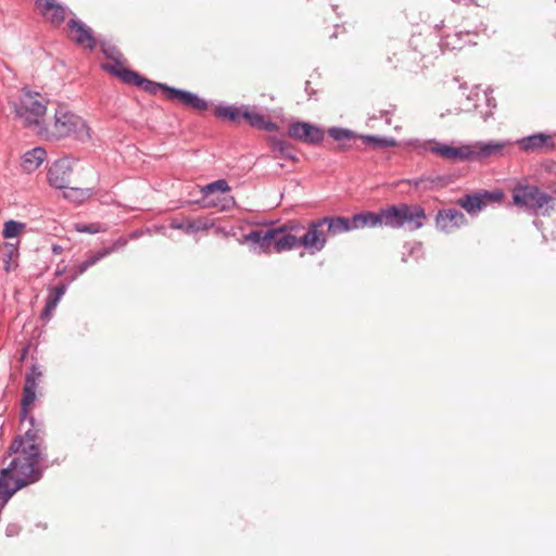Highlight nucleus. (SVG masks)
Here are the masks:
<instances>
[{"mask_svg": "<svg viewBox=\"0 0 556 556\" xmlns=\"http://www.w3.org/2000/svg\"><path fill=\"white\" fill-rule=\"evenodd\" d=\"M45 459L33 458L31 454H22L14 457L9 466L0 471V509L15 492L42 478L43 470L38 464Z\"/></svg>", "mask_w": 556, "mask_h": 556, "instance_id": "nucleus-1", "label": "nucleus"}, {"mask_svg": "<svg viewBox=\"0 0 556 556\" xmlns=\"http://www.w3.org/2000/svg\"><path fill=\"white\" fill-rule=\"evenodd\" d=\"M117 74L122 77L124 84L137 86L150 94H156L157 91L162 90L166 99L176 100L188 108L204 111L208 106L206 100L197 93L150 80L135 71L123 70Z\"/></svg>", "mask_w": 556, "mask_h": 556, "instance_id": "nucleus-2", "label": "nucleus"}, {"mask_svg": "<svg viewBox=\"0 0 556 556\" xmlns=\"http://www.w3.org/2000/svg\"><path fill=\"white\" fill-rule=\"evenodd\" d=\"M300 230L301 225L282 226L277 228L255 229L244 236L245 241L255 244L258 252H269L271 249L277 252L290 251L300 245L299 237L288 231Z\"/></svg>", "mask_w": 556, "mask_h": 556, "instance_id": "nucleus-3", "label": "nucleus"}, {"mask_svg": "<svg viewBox=\"0 0 556 556\" xmlns=\"http://www.w3.org/2000/svg\"><path fill=\"white\" fill-rule=\"evenodd\" d=\"M10 103L15 117L26 127L34 128L38 132L42 131L48 101L39 92L23 88L18 99Z\"/></svg>", "mask_w": 556, "mask_h": 556, "instance_id": "nucleus-4", "label": "nucleus"}, {"mask_svg": "<svg viewBox=\"0 0 556 556\" xmlns=\"http://www.w3.org/2000/svg\"><path fill=\"white\" fill-rule=\"evenodd\" d=\"M513 203L530 214L543 216L556 207V199L534 185H517L513 189Z\"/></svg>", "mask_w": 556, "mask_h": 556, "instance_id": "nucleus-5", "label": "nucleus"}, {"mask_svg": "<svg viewBox=\"0 0 556 556\" xmlns=\"http://www.w3.org/2000/svg\"><path fill=\"white\" fill-rule=\"evenodd\" d=\"M24 420H28L30 428L27 429L23 435H16L12 440L5 455L31 454L33 458H46L42 453V451L46 450V430L43 422L37 421L35 417L28 413Z\"/></svg>", "mask_w": 556, "mask_h": 556, "instance_id": "nucleus-6", "label": "nucleus"}, {"mask_svg": "<svg viewBox=\"0 0 556 556\" xmlns=\"http://www.w3.org/2000/svg\"><path fill=\"white\" fill-rule=\"evenodd\" d=\"M48 136L54 139L72 137L80 142H86L90 139V128L84 118L59 104Z\"/></svg>", "mask_w": 556, "mask_h": 556, "instance_id": "nucleus-7", "label": "nucleus"}, {"mask_svg": "<svg viewBox=\"0 0 556 556\" xmlns=\"http://www.w3.org/2000/svg\"><path fill=\"white\" fill-rule=\"evenodd\" d=\"M386 227L406 228L409 231L420 229L427 219L425 208L419 204L400 203L386 206Z\"/></svg>", "mask_w": 556, "mask_h": 556, "instance_id": "nucleus-8", "label": "nucleus"}, {"mask_svg": "<svg viewBox=\"0 0 556 556\" xmlns=\"http://www.w3.org/2000/svg\"><path fill=\"white\" fill-rule=\"evenodd\" d=\"M287 134L290 138L311 146H317L325 139V131L320 126L304 121L290 123Z\"/></svg>", "mask_w": 556, "mask_h": 556, "instance_id": "nucleus-9", "label": "nucleus"}, {"mask_svg": "<svg viewBox=\"0 0 556 556\" xmlns=\"http://www.w3.org/2000/svg\"><path fill=\"white\" fill-rule=\"evenodd\" d=\"M504 197L503 191H481L475 193H466L458 200V205L462 206L468 214L475 215L486 207L490 203L500 202Z\"/></svg>", "mask_w": 556, "mask_h": 556, "instance_id": "nucleus-10", "label": "nucleus"}, {"mask_svg": "<svg viewBox=\"0 0 556 556\" xmlns=\"http://www.w3.org/2000/svg\"><path fill=\"white\" fill-rule=\"evenodd\" d=\"M518 148L525 153H549L555 150L553 136L535 132L516 140Z\"/></svg>", "mask_w": 556, "mask_h": 556, "instance_id": "nucleus-11", "label": "nucleus"}, {"mask_svg": "<svg viewBox=\"0 0 556 556\" xmlns=\"http://www.w3.org/2000/svg\"><path fill=\"white\" fill-rule=\"evenodd\" d=\"M511 146L509 140L503 141H477L468 144L469 161H482L491 156H502L505 149Z\"/></svg>", "mask_w": 556, "mask_h": 556, "instance_id": "nucleus-12", "label": "nucleus"}, {"mask_svg": "<svg viewBox=\"0 0 556 556\" xmlns=\"http://www.w3.org/2000/svg\"><path fill=\"white\" fill-rule=\"evenodd\" d=\"M327 242V233L320 223V219L312 220L308 224L306 232L299 237L300 245L308 249L312 254L320 252Z\"/></svg>", "mask_w": 556, "mask_h": 556, "instance_id": "nucleus-13", "label": "nucleus"}, {"mask_svg": "<svg viewBox=\"0 0 556 556\" xmlns=\"http://www.w3.org/2000/svg\"><path fill=\"white\" fill-rule=\"evenodd\" d=\"M422 149L430 151L444 160L453 161H469L468 144L460 147H452L446 143H441L437 140H428L424 142Z\"/></svg>", "mask_w": 556, "mask_h": 556, "instance_id": "nucleus-14", "label": "nucleus"}, {"mask_svg": "<svg viewBox=\"0 0 556 556\" xmlns=\"http://www.w3.org/2000/svg\"><path fill=\"white\" fill-rule=\"evenodd\" d=\"M72 166L68 159L56 160L49 168L47 177L50 186L58 189L67 188L71 181Z\"/></svg>", "mask_w": 556, "mask_h": 556, "instance_id": "nucleus-15", "label": "nucleus"}, {"mask_svg": "<svg viewBox=\"0 0 556 556\" xmlns=\"http://www.w3.org/2000/svg\"><path fill=\"white\" fill-rule=\"evenodd\" d=\"M467 224V218L462 211L456 208L439 210L435 216L437 228L443 232H450Z\"/></svg>", "mask_w": 556, "mask_h": 556, "instance_id": "nucleus-16", "label": "nucleus"}, {"mask_svg": "<svg viewBox=\"0 0 556 556\" xmlns=\"http://www.w3.org/2000/svg\"><path fill=\"white\" fill-rule=\"evenodd\" d=\"M386 206L381 207L379 212H370V211H363L361 213L354 214L352 217H350L351 222V228L354 229H361L365 227L375 228L378 226H384L386 227Z\"/></svg>", "mask_w": 556, "mask_h": 556, "instance_id": "nucleus-17", "label": "nucleus"}, {"mask_svg": "<svg viewBox=\"0 0 556 556\" xmlns=\"http://www.w3.org/2000/svg\"><path fill=\"white\" fill-rule=\"evenodd\" d=\"M36 8L52 25L60 26L65 21L66 8L55 0H36Z\"/></svg>", "mask_w": 556, "mask_h": 556, "instance_id": "nucleus-18", "label": "nucleus"}, {"mask_svg": "<svg viewBox=\"0 0 556 556\" xmlns=\"http://www.w3.org/2000/svg\"><path fill=\"white\" fill-rule=\"evenodd\" d=\"M330 138L337 142V152H348L353 148V142L359 139L361 134L341 126H331L327 130Z\"/></svg>", "mask_w": 556, "mask_h": 556, "instance_id": "nucleus-19", "label": "nucleus"}, {"mask_svg": "<svg viewBox=\"0 0 556 556\" xmlns=\"http://www.w3.org/2000/svg\"><path fill=\"white\" fill-rule=\"evenodd\" d=\"M67 26L70 30L77 33L76 37L73 38L75 43L84 46L89 50H93L97 47V40L93 36L92 29L80 20L72 18Z\"/></svg>", "mask_w": 556, "mask_h": 556, "instance_id": "nucleus-20", "label": "nucleus"}, {"mask_svg": "<svg viewBox=\"0 0 556 556\" xmlns=\"http://www.w3.org/2000/svg\"><path fill=\"white\" fill-rule=\"evenodd\" d=\"M241 115L243 116V121L249 126L260 130L273 132L279 128L275 122L270 121L265 115L256 112L255 110H252L250 105L243 104V113H241Z\"/></svg>", "mask_w": 556, "mask_h": 556, "instance_id": "nucleus-21", "label": "nucleus"}, {"mask_svg": "<svg viewBox=\"0 0 556 556\" xmlns=\"http://www.w3.org/2000/svg\"><path fill=\"white\" fill-rule=\"evenodd\" d=\"M268 143L275 157L298 161L294 146L288 140L273 136L269 138Z\"/></svg>", "mask_w": 556, "mask_h": 556, "instance_id": "nucleus-22", "label": "nucleus"}, {"mask_svg": "<svg viewBox=\"0 0 556 556\" xmlns=\"http://www.w3.org/2000/svg\"><path fill=\"white\" fill-rule=\"evenodd\" d=\"M230 190V187L225 179H218L213 182L207 184L206 186L202 187L201 192L203 194V206L205 207H217V202L214 199H211L210 197L214 194L215 192H219L222 194L228 192Z\"/></svg>", "mask_w": 556, "mask_h": 556, "instance_id": "nucleus-23", "label": "nucleus"}, {"mask_svg": "<svg viewBox=\"0 0 556 556\" xmlns=\"http://www.w3.org/2000/svg\"><path fill=\"white\" fill-rule=\"evenodd\" d=\"M38 386V379L33 376H25V384L23 389V399L21 402V420L27 417V408L36 400V389Z\"/></svg>", "mask_w": 556, "mask_h": 556, "instance_id": "nucleus-24", "label": "nucleus"}, {"mask_svg": "<svg viewBox=\"0 0 556 556\" xmlns=\"http://www.w3.org/2000/svg\"><path fill=\"white\" fill-rule=\"evenodd\" d=\"M101 51L103 54L113 61V64H104L102 67L108 73L116 76L122 80V77L117 74L118 72L126 70L131 71L130 68L123 67L119 61L121 53L114 46H109L105 42H101Z\"/></svg>", "mask_w": 556, "mask_h": 556, "instance_id": "nucleus-25", "label": "nucleus"}, {"mask_svg": "<svg viewBox=\"0 0 556 556\" xmlns=\"http://www.w3.org/2000/svg\"><path fill=\"white\" fill-rule=\"evenodd\" d=\"M46 156V150L41 147H36L24 153L21 166L24 172L30 174L41 165Z\"/></svg>", "mask_w": 556, "mask_h": 556, "instance_id": "nucleus-26", "label": "nucleus"}, {"mask_svg": "<svg viewBox=\"0 0 556 556\" xmlns=\"http://www.w3.org/2000/svg\"><path fill=\"white\" fill-rule=\"evenodd\" d=\"M323 227H327L326 233L329 236H336L342 232H348L352 230L350 217L337 216L330 217L326 216L319 218Z\"/></svg>", "mask_w": 556, "mask_h": 556, "instance_id": "nucleus-27", "label": "nucleus"}, {"mask_svg": "<svg viewBox=\"0 0 556 556\" xmlns=\"http://www.w3.org/2000/svg\"><path fill=\"white\" fill-rule=\"evenodd\" d=\"M243 113V104L242 105H235V104H227V105H216L214 109V115L222 121H228L233 124H240L243 121V116L241 115Z\"/></svg>", "mask_w": 556, "mask_h": 556, "instance_id": "nucleus-28", "label": "nucleus"}, {"mask_svg": "<svg viewBox=\"0 0 556 556\" xmlns=\"http://www.w3.org/2000/svg\"><path fill=\"white\" fill-rule=\"evenodd\" d=\"M213 226L206 219H187L182 222L172 220L169 227L172 229L184 230L186 233H195L201 230H206Z\"/></svg>", "mask_w": 556, "mask_h": 556, "instance_id": "nucleus-29", "label": "nucleus"}, {"mask_svg": "<svg viewBox=\"0 0 556 556\" xmlns=\"http://www.w3.org/2000/svg\"><path fill=\"white\" fill-rule=\"evenodd\" d=\"M473 34L471 31H457L441 39V46L451 50H460L466 45H476V42L469 38Z\"/></svg>", "mask_w": 556, "mask_h": 556, "instance_id": "nucleus-30", "label": "nucleus"}, {"mask_svg": "<svg viewBox=\"0 0 556 556\" xmlns=\"http://www.w3.org/2000/svg\"><path fill=\"white\" fill-rule=\"evenodd\" d=\"M359 140H362L365 146L371 147L376 150H383L397 146V141L393 137L361 134Z\"/></svg>", "mask_w": 556, "mask_h": 556, "instance_id": "nucleus-31", "label": "nucleus"}, {"mask_svg": "<svg viewBox=\"0 0 556 556\" xmlns=\"http://www.w3.org/2000/svg\"><path fill=\"white\" fill-rule=\"evenodd\" d=\"M101 260L102 257H100L99 252H96L94 254L88 256L84 262H81L74 268V273L70 278V282L74 281L78 276L83 275L89 267L96 265Z\"/></svg>", "mask_w": 556, "mask_h": 556, "instance_id": "nucleus-32", "label": "nucleus"}, {"mask_svg": "<svg viewBox=\"0 0 556 556\" xmlns=\"http://www.w3.org/2000/svg\"><path fill=\"white\" fill-rule=\"evenodd\" d=\"M25 227V224L10 219L4 223L2 236L5 239L15 238L20 231Z\"/></svg>", "mask_w": 556, "mask_h": 556, "instance_id": "nucleus-33", "label": "nucleus"}, {"mask_svg": "<svg viewBox=\"0 0 556 556\" xmlns=\"http://www.w3.org/2000/svg\"><path fill=\"white\" fill-rule=\"evenodd\" d=\"M421 182L422 186H425V188H422V192H426L443 187L446 184V180L443 176H421Z\"/></svg>", "mask_w": 556, "mask_h": 556, "instance_id": "nucleus-34", "label": "nucleus"}, {"mask_svg": "<svg viewBox=\"0 0 556 556\" xmlns=\"http://www.w3.org/2000/svg\"><path fill=\"white\" fill-rule=\"evenodd\" d=\"M127 243L128 240L125 237L117 238L110 247H105L98 251L100 253V257L104 258L105 256L119 251L121 249L125 248Z\"/></svg>", "mask_w": 556, "mask_h": 556, "instance_id": "nucleus-35", "label": "nucleus"}, {"mask_svg": "<svg viewBox=\"0 0 556 556\" xmlns=\"http://www.w3.org/2000/svg\"><path fill=\"white\" fill-rule=\"evenodd\" d=\"M75 230L81 233H98L104 229L99 223L91 224H75Z\"/></svg>", "mask_w": 556, "mask_h": 556, "instance_id": "nucleus-36", "label": "nucleus"}, {"mask_svg": "<svg viewBox=\"0 0 556 556\" xmlns=\"http://www.w3.org/2000/svg\"><path fill=\"white\" fill-rule=\"evenodd\" d=\"M70 280L67 282H61L55 288H53V294H50L48 299H50L53 303H59L61 298L65 294L67 287L70 285Z\"/></svg>", "mask_w": 556, "mask_h": 556, "instance_id": "nucleus-37", "label": "nucleus"}, {"mask_svg": "<svg viewBox=\"0 0 556 556\" xmlns=\"http://www.w3.org/2000/svg\"><path fill=\"white\" fill-rule=\"evenodd\" d=\"M482 97L484 98L486 106L489 108V111L482 113L483 118L486 119L490 116H492V114H493L492 110L496 108V101H495V98L490 96L486 90L483 91Z\"/></svg>", "mask_w": 556, "mask_h": 556, "instance_id": "nucleus-38", "label": "nucleus"}, {"mask_svg": "<svg viewBox=\"0 0 556 556\" xmlns=\"http://www.w3.org/2000/svg\"><path fill=\"white\" fill-rule=\"evenodd\" d=\"M217 206L220 208V211H228L231 207L235 206V199L232 197H223L222 200H217Z\"/></svg>", "mask_w": 556, "mask_h": 556, "instance_id": "nucleus-39", "label": "nucleus"}, {"mask_svg": "<svg viewBox=\"0 0 556 556\" xmlns=\"http://www.w3.org/2000/svg\"><path fill=\"white\" fill-rule=\"evenodd\" d=\"M401 182L407 184L408 186L413 187L416 191L419 192H422V188H425V186H422L421 182V176L412 179H403L401 180Z\"/></svg>", "mask_w": 556, "mask_h": 556, "instance_id": "nucleus-40", "label": "nucleus"}, {"mask_svg": "<svg viewBox=\"0 0 556 556\" xmlns=\"http://www.w3.org/2000/svg\"><path fill=\"white\" fill-rule=\"evenodd\" d=\"M26 375L33 376L35 379L39 380L42 377L43 372L41 370L40 365L34 363Z\"/></svg>", "mask_w": 556, "mask_h": 556, "instance_id": "nucleus-41", "label": "nucleus"}, {"mask_svg": "<svg viewBox=\"0 0 556 556\" xmlns=\"http://www.w3.org/2000/svg\"><path fill=\"white\" fill-rule=\"evenodd\" d=\"M56 305H58L56 303H53L50 299H48L46 302L43 312H42V317L49 316L51 314V312L56 307Z\"/></svg>", "mask_w": 556, "mask_h": 556, "instance_id": "nucleus-42", "label": "nucleus"}, {"mask_svg": "<svg viewBox=\"0 0 556 556\" xmlns=\"http://www.w3.org/2000/svg\"><path fill=\"white\" fill-rule=\"evenodd\" d=\"M5 533L8 536H12L18 533V528L16 525H9L5 529Z\"/></svg>", "mask_w": 556, "mask_h": 556, "instance_id": "nucleus-43", "label": "nucleus"}, {"mask_svg": "<svg viewBox=\"0 0 556 556\" xmlns=\"http://www.w3.org/2000/svg\"><path fill=\"white\" fill-rule=\"evenodd\" d=\"M404 56L405 58H412V59L416 60L417 59V52L416 51H406L404 53Z\"/></svg>", "mask_w": 556, "mask_h": 556, "instance_id": "nucleus-44", "label": "nucleus"}, {"mask_svg": "<svg viewBox=\"0 0 556 556\" xmlns=\"http://www.w3.org/2000/svg\"><path fill=\"white\" fill-rule=\"evenodd\" d=\"M63 251L62 247L58 245V244H53L52 245V252L54 254H60L61 252Z\"/></svg>", "mask_w": 556, "mask_h": 556, "instance_id": "nucleus-45", "label": "nucleus"}, {"mask_svg": "<svg viewBox=\"0 0 556 556\" xmlns=\"http://www.w3.org/2000/svg\"><path fill=\"white\" fill-rule=\"evenodd\" d=\"M65 270H66L65 267H62V268L58 267L55 270V274H54L55 277H61L62 275H64Z\"/></svg>", "mask_w": 556, "mask_h": 556, "instance_id": "nucleus-46", "label": "nucleus"}, {"mask_svg": "<svg viewBox=\"0 0 556 556\" xmlns=\"http://www.w3.org/2000/svg\"><path fill=\"white\" fill-rule=\"evenodd\" d=\"M309 85H311V83L307 80V81L305 83V91H306V92H309V91H308V90H309Z\"/></svg>", "mask_w": 556, "mask_h": 556, "instance_id": "nucleus-47", "label": "nucleus"}, {"mask_svg": "<svg viewBox=\"0 0 556 556\" xmlns=\"http://www.w3.org/2000/svg\"><path fill=\"white\" fill-rule=\"evenodd\" d=\"M26 354H27V348H25V349L23 350V353H22V357H21V358H22V359H24V358H25V356H26Z\"/></svg>", "mask_w": 556, "mask_h": 556, "instance_id": "nucleus-48", "label": "nucleus"}, {"mask_svg": "<svg viewBox=\"0 0 556 556\" xmlns=\"http://www.w3.org/2000/svg\"><path fill=\"white\" fill-rule=\"evenodd\" d=\"M386 122H387L388 124H390V123H391V121H390L387 116H386Z\"/></svg>", "mask_w": 556, "mask_h": 556, "instance_id": "nucleus-49", "label": "nucleus"}]
</instances>
